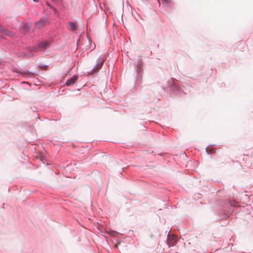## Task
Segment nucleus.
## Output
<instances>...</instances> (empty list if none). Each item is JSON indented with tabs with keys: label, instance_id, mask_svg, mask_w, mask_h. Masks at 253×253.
Listing matches in <instances>:
<instances>
[{
	"label": "nucleus",
	"instance_id": "9b49d317",
	"mask_svg": "<svg viewBox=\"0 0 253 253\" xmlns=\"http://www.w3.org/2000/svg\"><path fill=\"white\" fill-rule=\"evenodd\" d=\"M14 72H16V73H20V74H22V73H20V72H19L18 69L17 68H15V69L14 70ZM23 74L24 75H27V74H29V75H32H32H34V74H33V73L30 72H29V71H26L25 72H24Z\"/></svg>",
	"mask_w": 253,
	"mask_h": 253
},
{
	"label": "nucleus",
	"instance_id": "20e7f679",
	"mask_svg": "<svg viewBox=\"0 0 253 253\" xmlns=\"http://www.w3.org/2000/svg\"><path fill=\"white\" fill-rule=\"evenodd\" d=\"M169 86L171 90L175 94H180L181 92H183V90L179 84L174 81L169 83Z\"/></svg>",
	"mask_w": 253,
	"mask_h": 253
},
{
	"label": "nucleus",
	"instance_id": "4468645a",
	"mask_svg": "<svg viewBox=\"0 0 253 253\" xmlns=\"http://www.w3.org/2000/svg\"><path fill=\"white\" fill-rule=\"evenodd\" d=\"M213 150L212 149H209L208 147L206 148L207 152L209 154L210 152L212 153Z\"/></svg>",
	"mask_w": 253,
	"mask_h": 253
},
{
	"label": "nucleus",
	"instance_id": "0eeeda50",
	"mask_svg": "<svg viewBox=\"0 0 253 253\" xmlns=\"http://www.w3.org/2000/svg\"><path fill=\"white\" fill-rule=\"evenodd\" d=\"M0 33L4 34L5 35L11 36L12 35V33L8 30L4 28L0 24Z\"/></svg>",
	"mask_w": 253,
	"mask_h": 253
},
{
	"label": "nucleus",
	"instance_id": "f257e3e1",
	"mask_svg": "<svg viewBox=\"0 0 253 253\" xmlns=\"http://www.w3.org/2000/svg\"><path fill=\"white\" fill-rule=\"evenodd\" d=\"M219 213L222 215L223 218H227L233 211L234 207L236 206L235 202L229 200H222L220 203Z\"/></svg>",
	"mask_w": 253,
	"mask_h": 253
},
{
	"label": "nucleus",
	"instance_id": "6e6552de",
	"mask_svg": "<svg viewBox=\"0 0 253 253\" xmlns=\"http://www.w3.org/2000/svg\"><path fill=\"white\" fill-rule=\"evenodd\" d=\"M134 65L135 67V69L136 70L137 74H138L142 69V63L140 61L138 60L136 62H134Z\"/></svg>",
	"mask_w": 253,
	"mask_h": 253
},
{
	"label": "nucleus",
	"instance_id": "a211bd4d",
	"mask_svg": "<svg viewBox=\"0 0 253 253\" xmlns=\"http://www.w3.org/2000/svg\"><path fill=\"white\" fill-rule=\"evenodd\" d=\"M34 2H38V0H33Z\"/></svg>",
	"mask_w": 253,
	"mask_h": 253
},
{
	"label": "nucleus",
	"instance_id": "39448f33",
	"mask_svg": "<svg viewBox=\"0 0 253 253\" xmlns=\"http://www.w3.org/2000/svg\"><path fill=\"white\" fill-rule=\"evenodd\" d=\"M49 23L48 18L46 16H44L41 18L39 21L35 22V24L39 28L43 27L46 23Z\"/></svg>",
	"mask_w": 253,
	"mask_h": 253
},
{
	"label": "nucleus",
	"instance_id": "ddd939ff",
	"mask_svg": "<svg viewBox=\"0 0 253 253\" xmlns=\"http://www.w3.org/2000/svg\"><path fill=\"white\" fill-rule=\"evenodd\" d=\"M51 9L53 10L54 13L55 14H58L59 13L58 11L57 10V9L56 8H55V7H54L53 6V8H52Z\"/></svg>",
	"mask_w": 253,
	"mask_h": 253
},
{
	"label": "nucleus",
	"instance_id": "f3484780",
	"mask_svg": "<svg viewBox=\"0 0 253 253\" xmlns=\"http://www.w3.org/2000/svg\"><path fill=\"white\" fill-rule=\"evenodd\" d=\"M53 2H59L60 0H51Z\"/></svg>",
	"mask_w": 253,
	"mask_h": 253
},
{
	"label": "nucleus",
	"instance_id": "7ed1b4c3",
	"mask_svg": "<svg viewBox=\"0 0 253 253\" xmlns=\"http://www.w3.org/2000/svg\"><path fill=\"white\" fill-rule=\"evenodd\" d=\"M50 45V42L47 40H45L42 42L37 45L33 46L32 50L34 52H38L49 48Z\"/></svg>",
	"mask_w": 253,
	"mask_h": 253
},
{
	"label": "nucleus",
	"instance_id": "f8f14e48",
	"mask_svg": "<svg viewBox=\"0 0 253 253\" xmlns=\"http://www.w3.org/2000/svg\"><path fill=\"white\" fill-rule=\"evenodd\" d=\"M39 67H40L41 69L45 70L46 68L48 67V65L42 64V65H39Z\"/></svg>",
	"mask_w": 253,
	"mask_h": 253
},
{
	"label": "nucleus",
	"instance_id": "9d476101",
	"mask_svg": "<svg viewBox=\"0 0 253 253\" xmlns=\"http://www.w3.org/2000/svg\"><path fill=\"white\" fill-rule=\"evenodd\" d=\"M163 5L169 7L172 3V0H161Z\"/></svg>",
	"mask_w": 253,
	"mask_h": 253
},
{
	"label": "nucleus",
	"instance_id": "dca6fc26",
	"mask_svg": "<svg viewBox=\"0 0 253 253\" xmlns=\"http://www.w3.org/2000/svg\"><path fill=\"white\" fill-rule=\"evenodd\" d=\"M110 235H114V234H115H115H116V233H117V232H116V231H115L111 230V231H110Z\"/></svg>",
	"mask_w": 253,
	"mask_h": 253
},
{
	"label": "nucleus",
	"instance_id": "1a4fd4ad",
	"mask_svg": "<svg viewBox=\"0 0 253 253\" xmlns=\"http://www.w3.org/2000/svg\"><path fill=\"white\" fill-rule=\"evenodd\" d=\"M68 28L70 31H74L77 29V26L75 23L70 21L68 23Z\"/></svg>",
	"mask_w": 253,
	"mask_h": 253
},
{
	"label": "nucleus",
	"instance_id": "2eb2a0df",
	"mask_svg": "<svg viewBox=\"0 0 253 253\" xmlns=\"http://www.w3.org/2000/svg\"><path fill=\"white\" fill-rule=\"evenodd\" d=\"M46 5L50 8V9H51L53 8V6L51 5L48 2H46Z\"/></svg>",
	"mask_w": 253,
	"mask_h": 253
},
{
	"label": "nucleus",
	"instance_id": "423d86ee",
	"mask_svg": "<svg viewBox=\"0 0 253 253\" xmlns=\"http://www.w3.org/2000/svg\"><path fill=\"white\" fill-rule=\"evenodd\" d=\"M79 77L77 75L73 76L70 79H68L66 82V85L70 86L74 85L75 82L78 80Z\"/></svg>",
	"mask_w": 253,
	"mask_h": 253
},
{
	"label": "nucleus",
	"instance_id": "f03ea898",
	"mask_svg": "<svg viewBox=\"0 0 253 253\" xmlns=\"http://www.w3.org/2000/svg\"><path fill=\"white\" fill-rule=\"evenodd\" d=\"M104 61H105L104 58L102 56H100L98 58V59L96 61V65L90 70V72H87V76H90V75H92L93 74H94V73L98 72L102 67V66L104 64Z\"/></svg>",
	"mask_w": 253,
	"mask_h": 253
}]
</instances>
